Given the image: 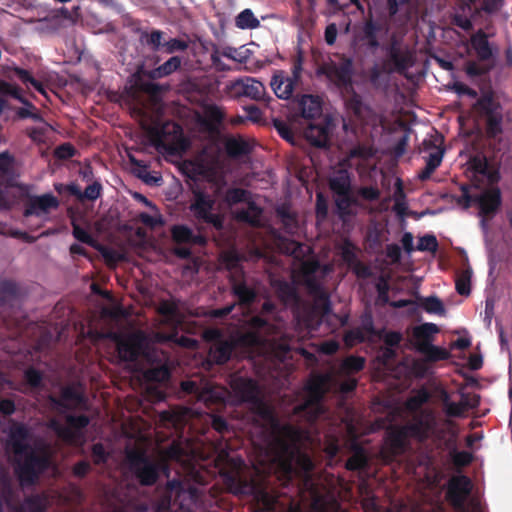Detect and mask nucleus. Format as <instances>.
Listing matches in <instances>:
<instances>
[{
  "mask_svg": "<svg viewBox=\"0 0 512 512\" xmlns=\"http://www.w3.org/2000/svg\"><path fill=\"white\" fill-rule=\"evenodd\" d=\"M357 196L367 202L378 201L381 197V191L377 186H361L357 190Z\"/></svg>",
  "mask_w": 512,
  "mask_h": 512,
  "instance_id": "nucleus-62",
  "label": "nucleus"
},
{
  "mask_svg": "<svg viewBox=\"0 0 512 512\" xmlns=\"http://www.w3.org/2000/svg\"><path fill=\"white\" fill-rule=\"evenodd\" d=\"M59 201L56 196L46 193L41 196H31L25 203L23 215L25 217L41 216L49 213L52 209H57Z\"/></svg>",
  "mask_w": 512,
  "mask_h": 512,
  "instance_id": "nucleus-22",
  "label": "nucleus"
},
{
  "mask_svg": "<svg viewBox=\"0 0 512 512\" xmlns=\"http://www.w3.org/2000/svg\"><path fill=\"white\" fill-rule=\"evenodd\" d=\"M226 390L219 386L207 384L202 387L199 393V401H202L207 407L212 405H224Z\"/></svg>",
  "mask_w": 512,
  "mask_h": 512,
  "instance_id": "nucleus-30",
  "label": "nucleus"
},
{
  "mask_svg": "<svg viewBox=\"0 0 512 512\" xmlns=\"http://www.w3.org/2000/svg\"><path fill=\"white\" fill-rule=\"evenodd\" d=\"M368 466V457L363 447L355 445L353 454L347 459L345 468L349 471H360Z\"/></svg>",
  "mask_w": 512,
  "mask_h": 512,
  "instance_id": "nucleus-39",
  "label": "nucleus"
},
{
  "mask_svg": "<svg viewBox=\"0 0 512 512\" xmlns=\"http://www.w3.org/2000/svg\"><path fill=\"white\" fill-rule=\"evenodd\" d=\"M330 135L331 123L329 120L310 123L304 130L306 140L317 148H328L330 146Z\"/></svg>",
  "mask_w": 512,
  "mask_h": 512,
  "instance_id": "nucleus-24",
  "label": "nucleus"
},
{
  "mask_svg": "<svg viewBox=\"0 0 512 512\" xmlns=\"http://www.w3.org/2000/svg\"><path fill=\"white\" fill-rule=\"evenodd\" d=\"M24 379L32 388H39L43 381V374L40 370L29 367L24 371Z\"/></svg>",
  "mask_w": 512,
  "mask_h": 512,
  "instance_id": "nucleus-64",
  "label": "nucleus"
},
{
  "mask_svg": "<svg viewBox=\"0 0 512 512\" xmlns=\"http://www.w3.org/2000/svg\"><path fill=\"white\" fill-rule=\"evenodd\" d=\"M262 209L254 202L248 201L246 209L237 210L235 217L238 221L256 226L259 224Z\"/></svg>",
  "mask_w": 512,
  "mask_h": 512,
  "instance_id": "nucleus-38",
  "label": "nucleus"
},
{
  "mask_svg": "<svg viewBox=\"0 0 512 512\" xmlns=\"http://www.w3.org/2000/svg\"><path fill=\"white\" fill-rule=\"evenodd\" d=\"M469 164L475 174L486 178L488 184H499L502 173L512 175V148L500 143L490 144L487 154L474 155Z\"/></svg>",
  "mask_w": 512,
  "mask_h": 512,
  "instance_id": "nucleus-2",
  "label": "nucleus"
},
{
  "mask_svg": "<svg viewBox=\"0 0 512 512\" xmlns=\"http://www.w3.org/2000/svg\"><path fill=\"white\" fill-rule=\"evenodd\" d=\"M72 228H73L72 235L76 240H78L81 243L87 244L90 247L100 251L102 256L104 257V259L108 263H110V262L115 263L120 259L117 252H115L114 250L108 249V248L102 246L101 244H99L97 242V240H95L93 238V236L86 229L82 228L80 225H78L76 223H72Z\"/></svg>",
  "mask_w": 512,
  "mask_h": 512,
  "instance_id": "nucleus-25",
  "label": "nucleus"
},
{
  "mask_svg": "<svg viewBox=\"0 0 512 512\" xmlns=\"http://www.w3.org/2000/svg\"><path fill=\"white\" fill-rule=\"evenodd\" d=\"M481 193L476 194V205L479 208V215L483 218L492 219L502 206V192L498 184H488Z\"/></svg>",
  "mask_w": 512,
  "mask_h": 512,
  "instance_id": "nucleus-13",
  "label": "nucleus"
},
{
  "mask_svg": "<svg viewBox=\"0 0 512 512\" xmlns=\"http://www.w3.org/2000/svg\"><path fill=\"white\" fill-rule=\"evenodd\" d=\"M471 276L472 271L470 268L462 270L457 274L455 280L456 291L462 295L467 296L471 292Z\"/></svg>",
  "mask_w": 512,
  "mask_h": 512,
  "instance_id": "nucleus-50",
  "label": "nucleus"
},
{
  "mask_svg": "<svg viewBox=\"0 0 512 512\" xmlns=\"http://www.w3.org/2000/svg\"><path fill=\"white\" fill-rule=\"evenodd\" d=\"M205 120L204 125L209 131L217 130L225 119V112L221 107L215 104L206 105L204 108Z\"/></svg>",
  "mask_w": 512,
  "mask_h": 512,
  "instance_id": "nucleus-35",
  "label": "nucleus"
},
{
  "mask_svg": "<svg viewBox=\"0 0 512 512\" xmlns=\"http://www.w3.org/2000/svg\"><path fill=\"white\" fill-rule=\"evenodd\" d=\"M198 233H194L193 229L185 224L173 225L170 229L173 242L176 244H189L204 247L208 244V237L202 233L199 227Z\"/></svg>",
  "mask_w": 512,
  "mask_h": 512,
  "instance_id": "nucleus-23",
  "label": "nucleus"
},
{
  "mask_svg": "<svg viewBox=\"0 0 512 512\" xmlns=\"http://www.w3.org/2000/svg\"><path fill=\"white\" fill-rule=\"evenodd\" d=\"M15 76L25 85H31L35 90L41 94H45V86L42 82L35 79L28 70L20 67L14 68Z\"/></svg>",
  "mask_w": 512,
  "mask_h": 512,
  "instance_id": "nucleus-49",
  "label": "nucleus"
},
{
  "mask_svg": "<svg viewBox=\"0 0 512 512\" xmlns=\"http://www.w3.org/2000/svg\"><path fill=\"white\" fill-rule=\"evenodd\" d=\"M249 194V191L243 188H230L225 193L224 201L229 206H233L235 204L247 201Z\"/></svg>",
  "mask_w": 512,
  "mask_h": 512,
  "instance_id": "nucleus-54",
  "label": "nucleus"
},
{
  "mask_svg": "<svg viewBox=\"0 0 512 512\" xmlns=\"http://www.w3.org/2000/svg\"><path fill=\"white\" fill-rule=\"evenodd\" d=\"M129 471L142 486H153L159 479L160 467L143 451L131 450L127 453Z\"/></svg>",
  "mask_w": 512,
  "mask_h": 512,
  "instance_id": "nucleus-6",
  "label": "nucleus"
},
{
  "mask_svg": "<svg viewBox=\"0 0 512 512\" xmlns=\"http://www.w3.org/2000/svg\"><path fill=\"white\" fill-rule=\"evenodd\" d=\"M225 151L231 158H240L250 154L251 147L243 138L230 137L225 142Z\"/></svg>",
  "mask_w": 512,
  "mask_h": 512,
  "instance_id": "nucleus-36",
  "label": "nucleus"
},
{
  "mask_svg": "<svg viewBox=\"0 0 512 512\" xmlns=\"http://www.w3.org/2000/svg\"><path fill=\"white\" fill-rule=\"evenodd\" d=\"M382 22L375 20L370 14L367 17L357 35L358 40L369 50L375 51L380 47V33L385 32Z\"/></svg>",
  "mask_w": 512,
  "mask_h": 512,
  "instance_id": "nucleus-20",
  "label": "nucleus"
},
{
  "mask_svg": "<svg viewBox=\"0 0 512 512\" xmlns=\"http://www.w3.org/2000/svg\"><path fill=\"white\" fill-rule=\"evenodd\" d=\"M417 352L424 355V359L428 363H436L438 361L447 360L450 357L448 350L435 346L432 343L429 345H421L420 350Z\"/></svg>",
  "mask_w": 512,
  "mask_h": 512,
  "instance_id": "nucleus-40",
  "label": "nucleus"
},
{
  "mask_svg": "<svg viewBox=\"0 0 512 512\" xmlns=\"http://www.w3.org/2000/svg\"><path fill=\"white\" fill-rule=\"evenodd\" d=\"M345 92L347 94V96L345 97V106L347 110L357 117L361 116L363 111L362 97L354 90L353 86L352 90H348Z\"/></svg>",
  "mask_w": 512,
  "mask_h": 512,
  "instance_id": "nucleus-48",
  "label": "nucleus"
},
{
  "mask_svg": "<svg viewBox=\"0 0 512 512\" xmlns=\"http://www.w3.org/2000/svg\"><path fill=\"white\" fill-rule=\"evenodd\" d=\"M230 88L234 96H245L255 101L263 100L266 95L263 83L251 77L235 80Z\"/></svg>",
  "mask_w": 512,
  "mask_h": 512,
  "instance_id": "nucleus-21",
  "label": "nucleus"
},
{
  "mask_svg": "<svg viewBox=\"0 0 512 512\" xmlns=\"http://www.w3.org/2000/svg\"><path fill=\"white\" fill-rule=\"evenodd\" d=\"M476 107L485 117V131L488 138H496L503 133V114L499 103L492 96H483Z\"/></svg>",
  "mask_w": 512,
  "mask_h": 512,
  "instance_id": "nucleus-10",
  "label": "nucleus"
},
{
  "mask_svg": "<svg viewBox=\"0 0 512 512\" xmlns=\"http://www.w3.org/2000/svg\"><path fill=\"white\" fill-rule=\"evenodd\" d=\"M182 63L179 56H172L151 72L152 78H163L177 71Z\"/></svg>",
  "mask_w": 512,
  "mask_h": 512,
  "instance_id": "nucleus-43",
  "label": "nucleus"
},
{
  "mask_svg": "<svg viewBox=\"0 0 512 512\" xmlns=\"http://www.w3.org/2000/svg\"><path fill=\"white\" fill-rule=\"evenodd\" d=\"M329 188L333 196L344 195L345 193L352 192L351 177L346 170H338L329 179Z\"/></svg>",
  "mask_w": 512,
  "mask_h": 512,
  "instance_id": "nucleus-32",
  "label": "nucleus"
},
{
  "mask_svg": "<svg viewBox=\"0 0 512 512\" xmlns=\"http://www.w3.org/2000/svg\"><path fill=\"white\" fill-rule=\"evenodd\" d=\"M439 332V327L434 323H423L415 326L412 331V344L416 351L420 350L421 345L432 343L433 335Z\"/></svg>",
  "mask_w": 512,
  "mask_h": 512,
  "instance_id": "nucleus-29",
  "label": "nucleus"
},
{
  "mask_svg": "<svg viewBox=\"0 0 512 512\" xmlns=\"http://www.w3.org/2000/svg\"><path fill=\"white\" fill-rule=\"evenodd\" d=\"M283 430V437L276 442L283 460V468L289 475L297 472L304 482L308 483L312 480L314 462L311 456L300 447L305 432L292 424H287Z\"/></svg>",
  "mask_w": 512,
  "mask_h": 512,
  "instance_id": "nucleus-1",
  "label": "nucleus"
},
{
  "mask_svg": "<svg viewBox=\"0 0 512 512\" xmlns=\"http://www.w3.org/2000/svg\"><path fill=\"white\" fill-rule=\"evenodd\" d=\"M300 115L305 119H314L321 114V104L313 95H302L297 101Z\"/></svg>",
  "mask_w": 512,
  "mask_h": 512,
  "instance_id": "nucleus-31",
  "label": "nucleus"
},
{
  "mask_svg": "<svg viewBox=\"0 0 512 512\" xmlns=\"http://www.w3.org/2000/svg\"><path fill=\"white\" fill-rule=\"evenodd\" d=\"M22 509L24 512H44L46 506L40 495H31L25 498Z\"/></svg>",
  "mask_w": 512,
  "mask_h": 512,
  "instance_id": "nucleus-56",
  "label": "nucleus"
},
{
  "mask_svg": "<svg viewBox=\"0 0 512 512\" xmlns=\"http://www.w3.org/2000/svg\"><path fill=\"white\" fill-rule=\"evenodd\" d=\"M450 457L456 468L469 466L473 461V455L468 451H457L456 449H453L450 452Z\"/></svg>",
  "mask_w": 512,
  "mask_h": 512,
  "instance_id": "nucleus-60",
  "label": "nucleus"
},
{
  "mask_svg": "<svg viewBox=\"0 0 512 512\" xmlns=\"http://www.w3.org/2000/svg\"><path fill=\"white\" fill-rule=\"evenodd\" d=\"M189 48V41L182 38H170L164 40L163 51L167 54H173L176 52H183Z\"/></svg>",
  "mask_w": 512,
  "mask_h": 512,
  "instance_id": "nucleus-55",
  "label": "nucleus"
},
{
  "mask_svg": "<svg viewBox=\"0 0 512 512\" xmlns=\"http://www.w3.org/2000/svg\"><path fill=\"white\" fill-rule=\"evenodd\" d=\"M221 55L240 64H245L250 58L251 51L249 49H245L244 47L234 48L226 46L221 49Z\"/></svg>",
  "mask_w": 512,
  "mask_h": 512,
  "instance_id": "nucleus-47",
  "label": "nucleus"
},
{
  "mask_svg": "<svg viewBox=\"0 0 512 512\" xmlns=\"http://www.w3.org/2000/svg\"><path fill=\"white\" fill-rule=\"evenodd\" d=\"M423 144L426 149H430V148L437 149L436 151L430 153L428 158L426 159L427 165L433 167L434 169H437L441 165L443 155H444V150L436 147V145L431 140H428V141L425 140Z\"/></svg>",
  "mask_w": 512,
  "mask_h": 512,
  "instance_id": "nucleus-58",
  "label": "nucleus"
},
{
  "mask_svg": "<svg viewBox=\"0 0 512 512\" xmlns=\"http://www.w3.org/2000/svg\"><path fill=\"white\" fill-rule=\"evenodd\" d=\"M319 72L325 75L338 89L352 90L354 68L351 58L343 56L339 63L326 64L319 69Z\"/></svg>",
  "mask_w": 512,
  "mask_h": 512,
  "instance_id": "nucleus-9",
  "label": "nucleus"
},
{
  "mask_svg": "<svg viewBox=\"0 0 512 512\" xmlns=\"http://www.w3.org/2000/svg\"><path fill=\"white\" fill-rule=\"evenodd\" d=\"M336 207V213L340 220L346 222L348 219L356 216L354 206H362L359 199L353 195L352 192L345 193L344 195L333 196Z\"/></svg>",
  "mask_w": 512,
  "mask_h": 512,
  "instance_id": "nucleus-27",
  "label": "nucleus"
},
{
  "mask_svg": "<svg viewBox=\"0 0 512 512\" xmlns=\"http://www.w3.org/2000/svg\"><path fill=\"white\" fill-rule=\"evenodd\" d=\"M49 458L45 455H38L30 451L24 457L23 461H18L15 466V472L21 484L33 485L38 480L41 473L48 469Z\"/></svg>",
  "mask_w": 512,
  "mask_h": 512,
  "instance_id": "nucleus-7",
  "label": "nucleus"
},
{
  "mask_svg": "<svg viewBox=\"0 0 512 512\" xmlns=\"http://www.w3.org/2000/svg\"><path fill=\"white\" fill-rule=\"evenodd\" d=\"M304 54L298 49L292 58L291 74L284 70H276L271 78L270 86L279 99L288 100L301 81L303 71Z\"/></svg>",
  "mask_w": 512,
  "mask_h": 512,
  "instance_id": "nucleus-5",
  "label": "nucleus"
},
{
  "mask_svg": "<svg viewBox=\"0 0 512 512\" xmlns=\"http://www.w3.org/2000/svg\"><path fill=\"white\" fill-rule=\"evenodd\" d=\"M232 293L238 299V303L242 306L252 305L257 298V291L249 287L244 279L237 280L236 275L230 277Z\"/></svg>",
  "mask_w": 512,
  "mask_h": 512,
  "instance_id": "nucleus-28",
  "label": "nucleus"
},
{
  "mask_svg": "<svg viewBox=\"0 0 512 512\" xmlns=\"http://www.w3.org/2000/svg\"><path fill=\"white\" fill-rule=\"evenodd\" d=\"M271 286L274 289L277 297L284 304H288L298 300V293L296 288L284 279H274L271 281Z\"/></svg>",
  "mask_w": 512,
  "mask_h": 512,
  "instance_id": "nucleus-33",
  "label": "nucleus"
},
{
  "mask_svg": "<svg viewBox=\"0 0 512 512\" xmlns=\"http://www.w3.org/2000/svg\"><path fill=\"white\" fill-rule=\"evenodd\" d=\"M273 126L278 132V134L286 141L290 143H294V132L289 126L288 123H286L284 120L281 119H274L273 120Z\"/></svg>",
  "mask_w": 512,
  "mask_h": 512,
  "instance_id": "nucleus-63",
  "label": "nucleus"
},
{
  "mask_svg": "<svg viewBox=\"0 0 512 512\" xmlns=\"http://www.w3.org/2000/svg\"><path fill=\"white\" fill-rule=\"evenodd\" d=\"M251 412L263 421L265 426L275 435V441L283 437V428L287 424H281L273 409L265 402L263 396H259L250 403Z\"/></svg>",
  "mask_w": 512,
  "mask_h": 512,
  "instance_id": "nucleus-14",
  "label": "nucleus"
},
{
  "mask_svg": "<svg viewBox=\"0 0 512 512\" xmlns=\"http://www.w3.org/2000/svg\"><path fill=\"white\" fill-rule=\"evenodd\" d=\"M387 57L382 63H387L391 74L397 72L403 74L413 65V57L410 51L401 49L395 42L386 47Z\"/></svg>",
  "mask_w": 512,
  "mask_h": 512,
  "instance_id": "nucleus-19",
  "label": "nucleus"
},
{
  "mask_svg": "<svg viewBox=\"0 0 512 512\" xmlns=\"http://www.w3.org/2000/svg\"><path fill=\"white\" fill-rule=\"evenodd\" d=\"M235 25L240 29H255L260 26V21L255 17L251 9H244L235 18Z\"/></svg>",
  "mask_w": 512,
  "mask_h": 512,
  "instance_id": "nucleus-45",
  "label": "nucleus"
},
{
  "mask_svg": "<svg viewBox=\"0 0 512 512\" xmlns=\"http://www.w3.org/2000/svg\"><path fill=\"white\" fill-rule=\"evenodd\" d=\"M411 438L418 442H425L430 438L435 428V418L432 411L423 409L413 417L411 423L403 425Z\"/></svg>",
  "mask_w": 512,
  "mask_h": 512,
  "instance_id": "nucleus-15",
  "label": "nucleus"
},
{
  "mask_svg": "<svg viewBox=\"0 0 512 512\" xmlns=\"http://www.w3.org/2000/svg\"><path fill=\"white\" fill-rule=\"evenodd\" d=\"M15 435H18L20 439H13L12 449L14 454L16 456L26 455L30 452L28 444L23 441L27 435L26 430L23 427H19L16 433L13 434V437H15Z\"/></svg>",
  "mask_w": 512,
  "mask_h": 512,
  "instance_id": "nucleus-57",
  "label": "nucleus"
},
{
  "mask_svg": "<svg viewBox=\"0 0 512 512\" xmlns=\"http://www.w3.org/2000/svg\"><path fill=\"white\" fill-rule=\"evenodd\" d=\"M470 43L478 61L482 63L468 60L464 64V72L470 78L484 76L494 68V63H487L493 58V50L489 43L488 36L483 30L479 29L471 36Z\"/></svg>",
  "mask_w": 512,
  "mask_h": 512,
  "instance_id": "nucleus-4",
  "label": "nucleus"
},
{
  "mask_svg": "<svg viewBox=\"0 0 512 512\" xmlns=\"http://www.w3.org/2000/svg\"><path fill=\"white\" fill-rule=\"evenodd\" d=\"M213 194L196 188L193 189V201L190 204V211L193 216L201 222L212 225L216 230H222L224 227V218L219 213H214L216 198L221 195L222 185L213 183Z\"/></svg>",
  "mask_w": 512,
  "mask_h": 512,
  "instance_id": "nucleus-3",
  "label": "nucleus"
},
{
  "mask_svg": "<svg viewBox=\"0 0 512 512\" xmlns=\"http://www.w3.org/2000/svg\"><path fill=\"white\" fill-rule=\"evenodd\" d=\"M164 32L161 30H152L150 33H143L141 38L142 40L151 47L153 51H160V49H163V39Z\"/></svg>",
  "mask_w": 512,
  "mask_h": 512,
  "instance_id": "nucleus-52",
  "label": "nucleus"
},
{
  "mask_svg": "<svg viewBox=\"0 0 512 512\" xmlns=\"http://www.w3.org/2000/svg\"><path fill=\"white\" fill-rule=\"evenodd\" d=\"M114 340L119 358L126 362H133L138 359L144 350L146 341L141 333L130 334Z\"/></svg>",
  "mask_w": 512,
  "mask_h": 512,
  "instance_id": "nucleus-16",
  "label": "nucleus"
},
{
  "mask_svg": "<svg viewBox=\"0 0 512 512\" xmlns=\"http://www.w3.org/2000/svg\"><path fill=\"white\" fill-rule=\"evenodd\" d=\"M304 284L309 292L315 299V305L321 309L323 315L330 313L331 303L329 294L323 288L322 284L316 279V277L303 279Z\"/></svg>",
  "mask_w": 512,
  "mask_h": 512,
  "instance_id": "nucleus-26",
  "label": "nucleus"
},
{
  "mask_svg": "<svg viewBox=\"0 0 512 512\" xmlns=\"http://www.w3.org/2000/svg\"><path fill=\"white\" fill-rule=\"evenodd\" d=\"M143 376L146 381L154 383H164L169 381L171 377V371L167 363L152 365L147 368Z\"/></svg>",
  "mask_w": 512,
  "mask_h": 512,
  "instance_id": "nucleus-37",
  "label": "nucleus"
},
{
  "mask_svg": "<svg viewBox=\"0 0 512 512\" xmlns=\"http://www.w3.org/2000/svg\"><path fill=\"white\" fill-rule=\"evenodd\" d=\"M444 405V412L448 417H463L469 409L476 408L480 403V396L477 394L463 393L460 402L450 401V396L446 391H442L441 397Z\"/></svg>",
  "mask_w": 512,
  "mask_h": 512,
  "instance_id": "nucleus-18",
  "label": "nucleus"
},
{
  "mask_svg": "<svg viewBox=\"0 0 512 512\" xmlns=\"http://www.w3.org/2000/svg\"><path fill=\"white\" fill-rule=\"evenodd\" d=\"M285 252L288 255H291L295 260L302 262L313 251L310 246H307L295 240H291L287 243L285 247Z\"/></svg>",
  "mask_w": 512,
  "mask_h": 512,
  "instance_id": "nucleus-44",
  "label": "nucleus"
},
{
  "mask_svg": "<svg viewBox=\"0 0 512 512\" xmlns=\"http://www.w3.org/2000/svg\"><path fill=\"white\" fill-rule=\"evenodd\" d=\"M48 400L53 407L61 409L84 408L87 405L83 391L75 384L61 386L59 396L49 395Z\"/></svg>",
  "mask_w": 512,
  "mask_h": 512,
  "instance_id": "nucleus-12",
  "label": "nucleus"
},
{
  "mask_svg": "<svg viewBox=\"0 0 512 512\" xmlns=\"http://www.w3.org/2000/svg\"><path fill=\"white\" fill-rule=\"evenodd\" d=\"M230 387L241 403H250L262 395L258 382L252 378L234 376L231 378Z\"/></svg>",
  "mask_w": 512,
  "mask_h": 512,
  "instance_id": "nucleus-17",
  "label": "nucleus"
},
{
  "mask_svg": "<svg viewBox=\"0 0 512 512\" xmlns=\"http://www.w3.org/2000/svg\"><path fill=\"white\" fill-rule=\"evenodd\" d=\"M430 398V392L425 387H422L406 400L405 407L409 412H417Z\"/></svg>",
  "mask_w": 512,
  "mask_h": 512,
  "instance_id": "nucleus-42",
  "label": "nucleus"
},
{
  "mask_svg": "<svg viewBox=\"0 0 512 512\" xmlns=\"http://www.w3.org/2000/svg\"><path fill=\"white\" fill-rule=\"evenodd\" d=\"M18 294L19 286L15 281L8 279L0 280V307L17 298Z\"/></svg>",
  "mask_w": 512,
  "mask_h": 512,
  "instance_id": "nucleus-41",
  "label": "nucleus"
},
{
  "mask_svg": "<svg viewBox=\"0 0 512 512\" xmlns=\"http://www.w3.org/2000/svg\"><path fill=\"white\" fill-rule=\"evenodd\" d=\"M15 169V157L9 151L0 153V179L13 175Z\"/></svg>",
  "mask_w": 512,
  "mask_h": 512,
  "instance_id": "nucleus-51",
  "label": "nucleus"
},
{
  "mask_svg": "<svg viewBox=\"0 0 512 512\" xmlns=\"http://www.w3.org/2000/svg\"><path fill=\"white\" fill-rule=\"evenodd\" d=\"M233 349L234 345L232 342L221 340L210 348L209 356L215 363L222 365L230 360Z\"/></svg>",
  "mask_w": 512,
  "mask_h": 512,
  "instance_id": "nucleus-34",
  "label": "nucleus"
},
{
  "mask_svg": "<svg viewBox=\"0 0 512 512\" xmlns=\"http://www.w3.org/2000/svg\"><path fill=\"white\" fill-rule=\"evenodd\" d=\"M409 437L403 425H392L388 427L381 451L383 459L387 462H391L398 456L403 455L410 445Z\"/></svg>",
  "mask_w": 512,
  "mask_h": 512,
  "instance_id": "nucleus-8",
  "label": "nucleus"
},
{
  "mask_svg": "<svg viewBox=\"0 0 512 512\" xmlns=\"http://www.w3.org/2000/svg\"><path fill=\"white\" fill-rule=\"evenodd\" d=\"M321 265L319 260L313 258L300 262V273L303 279L316 277L315 274L319 271Z\"/></svg>",
  "mask_w": 512,
  "mask_h": 512,
  "instance_id": "nucleus-61",
  "label": "nucleus"
},
{
  "mask_svg": "<svg viewBox=\"0 0 512 512\" xmlns=\"http://www.w3.org/2000/svg\"><path fill=\"white\" fill-rule=\"evenodd\" d=\"M387 63H381L374 64L369 70H368V79L372 86L378 87L380 85V79L382 75H389L391 74V69L388 68Z\"/></svg>",
  "mask_w": 512,
  "mask_h": 512,
  "instance_id": "nucleus-53",
  "label": "nucleus"
},
{
  "mask_svg": "<svg viewBox=\"0 0 512 512\" xmlns=\"http://www.w3.org/2000/svg\"><path fill=\"white\" fill-rule=\"evenodd\" d=\"M364 366L365 359L363 357L351 355L342 361L340 370L342 373L350 375L360 372L364 369Z\"/></svg>",
  "mask_w": 512,
  "mask_h": 512,
  "instance_id": "nucleus-46",
  "label": "nucleus"
},
{
  "mask_svg": "<svg viewBox=\"0 0 512 512\" xmlns=\"http://www.w3.org/2000/svg\"><path fill=\"white\" fill-rule=\"evenodd\" d=\"M473 489L471 479L466 475H454L447 483L446 498L455 509H463Z\"/></svg>",
  "mask_w": 512,
  "mask_h": 512,
  "instance_id": "nucleus-11",
  "label": "nucleus"
},
{
  "mask_svg": "<svg viewBox=\"0 0 512 512\" xmlns=\"http://www.w3.org/2000/svg\"><path fill=\"white\" fill-rule=\"evenodd\" d=\"M422 307L427 313L444 315L445 308L442 301L436 296H429L423 299Z\"/></svg>",
  "mask_w": 512,
  "mask_h": 512,
  "instance_id": "nucleus-59",
  "label": "nucleus"
}]
</instances>
